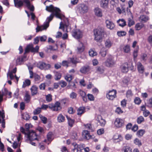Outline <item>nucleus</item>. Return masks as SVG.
I'll return each mask as SVG.
<instances>
[{"label": "nucleus", "mask_w": 152, "mask_h": 152, "mask_svg": "<svg viewBox=\"0 0 152 152\" xmlns=\"http://www.w3.org/2000/svg\"><path fill=\"white\" fill-rule=\"evenodd\" d=\"M34 77L35 81H38L40 79V76L37 74H34Z\"/></svg>", "instance_id": "obj_64"}, {"label": "nucleus", "mask_w": 152, "mask_h": 152, "mask_svg": "<svg viewBox=\"0 0 152 152\" xmlns=\"http://www.w3.org/2000/svg\"><path fill=\"white\" fill-rule=\"evenodd\" d=\"M57 121L58 122L61 123L64 122L65 121V117L62 114H59L57 117Z\"/></svg>", "instance_id": "obj_31"}, {"label": "nucleus", "mask_w": 152, "mask_h": 152, "mask_svg": "<svg viewBox=\"0 0 152 152\" xmlns=\"http://www.w3.org/2000/svg\"><path fill=\"white\" fill-rule=\"evenodd\" d=\"M91 70V67L88 65L84 66L80 69V72L83 74H88Z\"/></svg>", "instance_id": "obj_10"}, {"label": "nucleus", "mask_w": 152, "mask_h": 152, "mask_svg": "<svg viewBox=\"0 0 152 152\" xmlns=\"http://www.w3.org/2000/svg\"><path fill=\"white\" fill-rule=\"evenodd\" d=\"M126 34V32L124 31H118L117 32V34L119 37L125 36Z\"/></svg>", "instance_id": "obj_44"}, {"label": "nucleus", "mask_w": 152, "mask_h": 152, "mask_svg": "<svg viewBox=\"0 0 152 152\" xmlns=\"http://www.w3.org/2000/svg\"><path fill=\"white\" fill-rule=\"evenodd\" d=\"M117 91L113 89L110 90L107 93L106 97L109 100H113L117 97Z\"/></svg>", "instance_id": "obj_5"}, {"label": "nucleus", "mask_w": 152, "mask_h": 152, "mask_svg": "<svg viewBox=\"0 0 152 152\" xmlns=\"http://www.w3.org/2000/svg\"><path fill=\"white\" fill-rule=\"evenodd\" d=\"M41 108L37 107L33 112V113L34 115H37L39 114L41 112Z\"/></svg>", "instance_id": "obj_55"}, {"label": "nucleus", "mask_w": 152, "mask_h": 152, "mask_svg": "<svg viewBox=\"0 0 152 152\" xmlns=\"http://www.w3.org/2000/svg\"><path fill=\"white\" fill-rule=\"evenodd\" d=\"M30 51V44L28 45L26 47V48L25 50V52L24 53V54H25L26 53H28Z\"/></svg>", "instance_id": "obj_54"}, {"label": "nucleus", "mask_w": 152, "mask_h": 152, "mask_svg": "<svg viewBox=\"0 0 152 152\" xmlns=\"http://www.w3.org/2000/svg\"><path fill=\"white\" fill-rule=\"evenodd\" d=\"M104 64L106 66L110 67L114 64L115 62L111 57H109L107 58L106 61L105 62Z\"/></svg>", "instance_id": "obj_12"}, {"label": "nucleus", "mask_w": 152, "mask_h": 152, "mask_svg": "<svg viewBox=\"0 0 152 152\" xmlns=\"http://www.w3.org/2000/svg\"><path fill=\"white\" fill-rule=\"evenodd\" d=\"M134 143L139 147H140L142 145V143L141 140L137 138H136L134 140Z\"/></svg>", "instance_id": "obj_37"}, {"label": "nucleus", "mask_w": 152, "mask_h": 152, "mask_svg": "<svg viewBox=\"0 0 152 152\" xmlns=\"http://www.w3.org/2000/svg\"><path fill=\"white\" fill-rule=\"evenodd\" d=\"M77 94L73 92H72L70 94V97L73 99H75L76 98Z\"/></svg>", "instance_id": "obj_49"}, {"label": "nucleus", "mask_w": 152, "mask_h": 152, "mask_svg": "<svg viewBox=\"0 0 152 152\" xmlns=\"http://www.w3.org/2000/svg\"><path fill=\"white\" fill-rule=\"evenodd\" d=\"M116 142H118L122 141L123 138L121 135H118L117 138L114 137Z\"/></svg>", "instance_id": "obj_43"}, {"label": "nucleus", "mask_w": 152, "mask_h": 152, "mask_svg": "<svg viewBox=\"0 0 152 152\" xmlns=\"http://www.w3.org/2000/svg\"><path fill=\"white\" fill-rule=\"evenodd\" d=\"M61 74L58 72H56L55 74V79L56 80H60L61 77Z\"/></svg>", "instance_id": "obj_46"}, {"label": "nucleus", "mask_w": 152, "mask_h": 152, "mask_svg": "<svg viewBox=\"0 0 152 152\" xmlns=\"http://www.w3.org/2000/svg\"><path fill=\"white\" fill-rule=\"evenodd\" d=\"M110 0H100V5L101 7L105 9L108 8Z\"/></svg>", "instance_id": "obj_13"}, {"label": "nucleus", "mask_w": 152, "mask_h": 152, "mask_svg": "<svg viewBox=\"0 0 152 152\" xmlns=\"http://www.w3.org/2000/svg\"><path fill=\"white\" fill-rule=\"evenodd\" d=\"M79 94L81 96L83 100L85 102L87 101V96L86 93L83 91L80 90L79 92Z\"/></svg>", "instance_id": "obj_21"}, {"label": "nucleus", "mask_w": 152, "mask_h": 152, "mask_svg": "<svg viewBox=\"0 0 152 152\" xmlns=\"http://www.w3.org/2000/svg\"><path fill=\"white\" fill-rule=\"evenodd\" d=\"M124 52L125 53H128L130 51V46L129 45L125 46L123 48Z\"/></svg>", "instance_id": "obj_40"}, {"label": "nucleus", "mask_w": 152, "mask_h": 152, "mask_svg": "<svg viewBox=\"0 0 152 152\" xmlns=\"http://www.w3.org/2000/svg\"><path fill=\"white\" fill-rule=\"evenodd\" d=\"M68 61L74 64H76L77 63H78V62L76 61V59L74 58H69L68 59Z\"/></svg>", "instance_id": "obj_41"}, {"label": "nucleus", "mask_w": 152, "mask_h": 152, "mask_svg": "<svg viewBox=\"0 0 152 152\" xmlns=\"http://www.w3.org/2000/svg\"><path fill=\"white\" fill-rule=\"evenodd\" d=\"M133 94L132 92V91L131 90H128L126 93V95L127 97H129L132 96Z\"/></svg>", "instance_id": "obj_63"}, {"label": "nucleus", "mask_w": 152, "mask_h": 152, "mask_svg": "<svg viewBox=\"0 0 152 152\" xmlns=\"http://www.w3.org/2000/svg\"><path fill=\"white\" fill-rule=\"evenodd\" d=\"M124 121L122 119L117 118L115 119V126L117 128H120L124 125Z\"/></svg>", "instance_id": "obj_11"}, {"label": "nucleus", "mask_w": 152, "mask_h": 152, "mask_svg": "<svg viewBox=\"0 0 152 152\" xmlns=\"http://www.w3.org/2000/svg\"><path fill=\"white\" fill-rule=\"evenodd\" d=\"M14 5L17 8H20L23 6L24 2L21 0H14Z\"/></svg>", "instance_id": "obj_14"}, {"label": "nucleus", "mask_w": 152, "mask_h": 152, "mask_svg": "<svg viewBox=\"0 0 152 152\" xmlns=\"http://www.w3.org/2000/svg\"><path fill=\"white\" fill-rule=\"evenodd\" d=\"M46 100L48 102H50L52 100V95L50 94H48L46 95Z\"/></svg>", "instance_id": "obj_56"}, {"label": "nucleus", "mask_w": 152, "mask_h": 152, "mask_svg": "<svg viewBox=\"0 0 152 152\" xmlns=\"http://www.w3.org/2000/svg\"><path fill=\"white\" fill-rule=\"evenodd\" d=\"M38 88L36 86H33L31 88V94L32 96L37 94V93Z\"/></svg>", "instance_id": "obj_25"}, {"label": "nucleus", "mask_w": 152, "mask_h": 152, "mask_svg": "<svg viewBox=\"0 0 152 152\" xmlns=\"http://www.w3.org/2000/svg\"><path fill=\"white\" fill-rule=\"evenodd\" d=\"M78 9L79 12L81 14H84L87 12L88 10V7L84 4H80L79 5Z\"/></svg>", "instance_id": "obj_8"}, {"label": "nucleus", "mask_w": 152, "mask_h": 152, "mask_svg": "<svg viewBox=\"0 0 152 152\" xmlns=\"http://www.w3.org/2000/svg\"><path fill=\"white\" fill-rule=\"evenodd\" d=\"M96 120L99 123L100 125L102 126H104L106 124V121L105 120L103 119L101 116H98Z\"/></svg>", "instance_id": "obj_17"}, {"label": "nucleus", "mask_w": 152, "mask_h": 152, "mask_svg": "<svg viewBox=\"0 0 152 152\" xmlns=\"http://www.w3.org/2000/svg\"><path fill=\"white\" fill-rule=\"evenodd\" d=\"M23 61L22 58H21L20 57H18L16 61V64L17 65L21 64L22 62Z\"/></svg>", "instance_id": "obj_53"}, {"label": "nucleus", "mask_w": 152, "mask_h": 152, "mask_svg": "<svg viewBox=\"0 0 152 152\" xmlns=\"http://www.w3.org/2000/svg\"><path fill=\"white\" fill-rule=\"evenodd\" d=\"M132 18H130L128 19V26L129 27H130L134 24V22L133 20V16L132 15Z\"/></svg>", "instance_id": "obj_35"}, {"label": "nucleus", "mask_w": 152, "mask_h": 152, "mask_svg": "<svg viewBox=\"0 0 152 152\" xmlns=\"http://www.w3.org/2000/svg\"><path fill=\"white\" fill-rule=\"evenodd\" d=\"M117 22L119 23V26L123 27L126 25V23L124 19H119L118 20Z\"/></svg>", "instance_id": "obj_29"}, {"label": "nucleus", "mask_w": 152, "mask_h": 152, "mask_svg": "<svg viewBox=\"0 0 152 152\" xmlns=\"http://www.w3.org/2000/svg\"><path fill=\"white\" fill-rule=\"evenodd\" d=\"M79 45L80 47H78L77 48L78 53H81L83 52L85 49V46L83 43L80 42L79 44Z\"/></svg>", "instance_id": "obj_24"}, {"label": "nucleus", "mask_w": 152, "mask_h": 152, "mask_svg": "<svg viewBox=\"0 0 152 152\" xmlns=\"http://www.w3.org/2000/svg\"><path fill=\"white\" fill-rule=\"evenodd\" d=\"M88 99L90 101H94V96L91 94H88L87 95Z\"/></svg>", "instance_id": "obj_62"}, {"label": "nucleus", "mask_w": 152, "mask_h": 152, "mask_svg": "<svg viewBox=\"0 0 152 152\" xmlns=\"http://www.w3.org/2000/svg\"><path fill=\"white\" fill-rule=\"evenodd\" d=\"M46 10L48 11L51 12L52 13L49 17L47 18L46 22H45L43 25L40 26H37L36 28V32L46 30L49 26L50 22L52 20L54 16L57 18L61 19V15L60 12V9L56 7H54L52 4L49 6H46Z\"/></svg>", "instance_id": "obj_1"}, {"label": "nucleus", "mask_w": 152, "mask_h": 152, "mask_svg": "<svg viewBox=\"0 0 152 152\" xmlns=\"http://www.w3.org/2000/svg\"><path fill=\"white\" fill-rule=\"evenodd\" d=\"M86 108L84 107H80L77 110V115H81L84 113L85 111Z\"/></svg>", "instance_id": "obj_26"}, {"label": "nucleus", "mask_w": 152, "mask_h": 152, "mask_svg": "<svg viewBox=\"0 0 152 152\" xmlns=\"http://www.w3.org/2000/svg\"><path fill=\"white\" fill-rule=\"evenodd\" d=\"M144 24L140 23H137L135 26V28L136 30H140L143 27Z\"/></svg>", "instance_id": "obj_39"}, {"label": "nucleus", "mask_w": 152, "mask_h": 152, "mask_svg": "<svg viewBox=\"0 0 152 152\" xmlns=\"http://www.w3.org/2000/svg\"><path fill=\"white\" fill-rule=\"evenodd\" d=\"M22 118L23 119L28 121L30 117L28 113L26 112L22 114Z\"/></svg>", "instance_id": "obj_28"}, {"label": "nucleus", "mask_w": 152, "mask_h": 152, "mask_svg": "<svg viewBox=\"0 0 152 152\" xmlns=\"http://www.w3.org/2000/svg\"><path fill=\"white\" fill-rule=\"evenodd\" d=\"M137 68L139 73L142 74L144 71V68L141 62H138L137 63Z\"/></svg>", "instance_id": "obj_19"}, {"label": "nucleus", "mask_w": 152, "mask_h": 152, "mask_svg": "<svg viewBox=\"0 0 152 152\" xmlns=\"http://www.w3.org/2000/svg\"><path fill=\"white\" fill-rule=\"evenodd\" d=\"M75 145H76V148L80 151H82L84 149V144H81L80 145L76 144Z\"/></svg>", "instance_id": "obj_38"}, {"label": "nucleus", "mask_w": 152, "mask_h": 152, "mask_svg": "<svg viewBox=\"0 0 152 152\" xmlns=\"http://www.w3.org/2000/svg\"><path fill=\"white\" fill-rule=\"evenodd\" d=\"M145 131L144 129L139 130L136 133V135L139 137H142L145 133Z\"/></svg>", "instance_id": "obj_32"}, {"label": "nucleus", "mask_w": 152, "mask_h": 152, "mask_svg": "<svg viewBox=\"0 0 152 152\" xmlns=\"http://www.w3.org/2000/svg\"><path fill=\"white\" fill-rule=\"evenodd\" d=\"M71 137L74 140H76L77 138V133L75 132L72 133Z\"/></svg>", "instance_id": "obj_59"}, {"label": "nucleus", "mask_w": 152, "mask_h": 152, "mask_svg": "<svg viewBox=\"0 0 152 152\" xmlns=\"http://www.w3.org/2000/svg\"><path fill=\"white\" fill-rule=\"evenodd\" d=\"M27 138L29 141L39 140V139L37 137V135L33 130L29 131L27 134Z\"/></svg>", "instance_id": "obj_6"}, {"label": "nucleus", "mask_w": 152, "mask_h": 152, "mask_svg": "<svg viewBox=\"0 0 152 152\" xmlns=\"http://www.w3.org/2000/svg\"><path fill=\"white\" fill-rule=\"evenodd\" d=\"M128 64L127 62L125 63L121 67V71L123 73H127L128 71Z\"/></svg>", "instance_id": "obj_18"}, {"label": "nucleus", "mask_w": 152, "mask_h": 152, "mask_svg": "<svg viewBox=\"0 0 152 152\" xmlns=\"http://www.w3.org/2000/svg\"><path fill=\"white\" fill-rule=\"evenodd\" d=\"M72 35L74 37L77 39L81 38L83 36L82 33L79 29H76L72 32Z\"/></svg>", "instance_id": "obj_9"}, {"label": "nucleus", "mask_w": 152, "mask_h": 152, "mask_svg": "<svg viewBox=\"0 0 152 152\" xmlns=\"http://www.w3.org/2000/svg\"><path fill=\"white\" fill-rule=\"evenodd\" d=\"M65 79L69 82L68 85L67 87L68 88H76V86L75 84V83L71 81L73 79L72 76L70 75H67L65 77Z\"/></svg>", "instance_id": "obj_4"}, {"label": "nucleus", "mask_w": 152, "mask_h": 152, "mask_svg": "<svg viewBox=\"0 0 152 152\" xmlns=\"http://www.w3.org/2000/svg\"><path fill=\"white\" fill-rule=\"evenodd\" d=\"M30 51L32 53H37L39 48L38 45H37L35 48L33 47L32 44H30Z\"/></svg>", "instance_id": "obj_23"}, {"label": "nucleus", "mask_w": 152, "mask_h": 152, "mask_svg": "<svg viewBox=\"0 0 152 152\" xmlns=\"http://www.w3.org/2000/svg\"><path fill=\"white\" fill-rule=\"evenodd\" d=\"M141 101L140 98L136 97L134 99V102L135 104H139L141 102Z\"/></svg>", "instance_id": "obj_52"}, {"label": "nucleus", "mask_w": 152, "mask_h": 152, "mask_svg": "<svg viewBox=\"0 0 152 152\" xmlns=\"http://www.w3.org/2000/svg\"><path fill=\"white\" fill-rule=\"evenodd\" d=\"M138 52V50H136L134 51L133 55V56L134 60L135 59L137 58V53Z\"/></svg>", "instance_id": "obj_58"}, {"label": "nucleus", "mask_w": 152, "mask_h": 152, "mask_svg": "<svg viewBox=\"0 0 152 152\" xmlns=\"http://www.w3.org/2000/svg\"><path fill=\"white\" fill-rule=\"evenodd\" d=\"M122 151L123 152H132V149L129 146H125L122 148Z\"/></svg>", "instance_id": "obj_27"}, {"label": "nucleus", "mask_w": 152, "mask_h": 152, "mask_svg": "<svg viewBox=\"0 0 152 152\" xmlns=\"http://www.w3.org/2000/svg\"><path fill=\"white\" fill-rule=\"evenodd\" d=\"M75 110H74L73 107H70L68 108V113L70 114H73L75 112Z\"/></svg>", "instance_id": "obj_60"}, {"label": "nucleus", "mask_w": 152, "mask_h": 152, "mask_svg": "<svg viewBox=\"0 0 152 152\" xmlns=\"http://www.w3.org/2000/svg\"><path fill=\"white\" fill-rule=\"evenodd\" d=\"M48 108H49L53 111H57L60 110L62 107L60 106V103L58 101L56 102L54 104H50L49 105L43 104L42 105L41 108L46 110Z\"/></svg>", "instance_id": "obj_2"}, {"label": "nucleus", "mask_w": 152, "mask_h": 152, "mask_svg": "<svg viewBox=\"0 0 152 152\" xmlns=\"http://www.w3.org/2000/svg\"><path fill=\"white\" fill-rule=\"evenodd\" d=\"M113 43L110 39H107L105 42V45L106 48H109L112 45Z\"/></svg>", "instance_id": "obj_30"}, {"label": "nucleus", "mask_w": 152, "mask_h": 152, "mask_svg": "<svg viewBox=\"0 0 152 152\" xmlns=\"http://www.w3.org/2000/svg\"><path fill=\"white\" fill-rule=\"evenodd\" d=\"M94 32L95 36L94 39L97 42H101L102 37L104 34V29L101 28L95 29L94 30Z\"/></svg>", "instance_id": "obj_3"}, {"label": "nucleus", "mask_w": 152, "mask_h": 152, "mask_svg": "<svg viewBox=\"0 0 152 152\" xmlns=\"http://www.w3.org/2000/svg\"><path fill=\"white\" fill-rule=\"evenodd\" d=\"M107 51V50L106 48H103L101 49L100 53L102 56L104 57L106 55Z\"/></svg>", "instance_id": "obj_33"}, {"label": "nucleus", "mask_w": 152, "mask_h": 152, "mask_svg": "<svg viewBox=\"0 0 152 152\" xmlns=\"http://www.w3.org/2000/svg\"><path fill=\"white\" fill-rule=\"evenodd\" d=\"M82 136L84 139L89 140L92 138V136L90 134L89 132L87 130H84L82 132Z\"/></svg>", "instance_id": "obj_15"}, {"label": "nucleus", "mask_w": 152, "mask_h": 152, "mask_svg": "<svg viewBox=\"0 0 152 152\" xmlns=\"http://www.w3.org/2000/svg\"><path fill=\"white\" fill-rule=\"evenodd\" d=\"M140 18L141 20L145 22H147L149 20V18L145 15H142L140 16Z\"/></svg>", "instance_id": "obj_48"}, {"label": "nucleus", "mask_w": 152, "mask_h": 152, "mask_svg": "<svg viewBox=\"0 0 152 152\" xmlns=\"http://www.w3.org/2000/svg\"><path fill=\"white\" fill-rule=\"evenodd\" d=\"M144 121L145 119L142 116H140L138 117L137 120V122L138 124H141L142 122H144Z\"/></svg>", "instance_id": "obj_42"}, {"label": "nucleus", "mask_w": 152, "mask_h": 152, "mask_svg": "<svg viewBox=\"0 0 152 152\" xmlns=\"http://www.w3.org/2000/svg\"><path fill=\"white\" fill-rule=\"evenodd\" d=\"M106 26L107 28L110 29H112L115 27V25L113 22L110 20H107L105 21Z\"/></svg>", "instance_id": "obj_16"}, {"label": "nucleus", "mask_w": 152, "mask_h": 152, "mask_svg": "<svg viewBox=\"0 0 152 152\" xmlns=\"http://www.w3.org/2000/svg\"><path fill=\"white\" fill-rule=\"evenodd\" d=\"M126 100L124 99L121 102V105L122 107L124 108L126 107Z\"/></svg>", "instance_id": "obj_57"}, {"label": "nucleus", "mask_w": 152, "mask_h": 152, "mask_svg": "<svg viewBox=\"0 0 152 152\" xmlns=\"http://www.w3.org/2000/svg\"><path fill=\"white\" fill-rule=\"evenodd\" d=\"M115 112L118 114H120L123 113V112L120 107H118L116 108L115 110Z\"/></svg>", "instance_id": "obj_61"}, {"label": "nucleus", "mask_w": 152, "mask_h": 152, "mask_svg": "<svg viewBox=\"0 0 152 152\" xmlns=\"http://www.w3.org/2000/svg\"><path fill=\"white\" fill-rule=\"evenodd\" d=\"M95 14L98 17H101L102 16V10L99 7H96L94 9Z\"/></svg>", "instance_id": "obj_20"}, {"label": "nucleus", "mask_w": 152, "mask_h": 152, "mask_svg": "<svg viewBox=\"0 0 152 152\" xmlns=\"http://www.w3.org/2000/svg\"><path fill=\"white\" fill-rule=\"evenodd\" d=\"M89 54L90 56L91 57H94L96 55L97 53L94 52V50H90L89 51Z\"/></svg>", "instance_id": "obj_50"}, {"label": "nucleus", "mask_w": 152, "mask_h": 152, "mask_svg": "<svg viewBox=\"0 0 152 152\" xmlns=\"http://www.w3.org/2000/svg\"><path fill=\"white\" fill-rule=\"evenodd\" d=\"M37 66L41 70H46L50 69L51 67V65L50 64L39 61L37 63Z\"/></svg>", "instance_id": "obj_7"}, {"label": "nucleus", "mask_w": 152, "mask_h": 152, "mask_svg": "<svg viewBox=\"0 0 152 152\" xmlns=\"http://www.w3.org/2000/svg\"><path fill=\"white\" fill-rule=\"evenodd\" d=\"M26 6L31 11H34V8L33 5H31V3L30 1L29 2V4L28 5L26 4Z\"/></svg>", "instance_id": "obj_47"}, {"label": "nucleus", "mask_w": 152, "mask_h": 152, "mask_svg": "<svg viewBox=\"0 0 152 152\" xmlns=\"http://www.w3.org/2000/svg\"><path fill=\"white\" fill-rule=\"evenodd\" d=\"M39 37L40 41L41 42H45L47 39V36L45 35L41 36H39Z\"/></svg>", "instance_id": "obj_51"}, {"label": "nucleus", "mask_w": 152, "mask_h": 152, "mask_svg": "<svg viewBox=\"0 0 152 152\" xmlns=\"http://www.w3.org/2000/svg\"><path fill=\"white\" fill-rule=\"evenodd\" d=\"M24 99L25 102L27 103H29L31 99V97L30 95L27 93L25 94Z\"/></svg>", "instance_id": "obj_36"}, {"label": "nucleus", "mask_w": 152, "mask_h": 152, "mask_svg": "<svg viewBox=\"0 0 152 152\" xmlns=\"http://www.w3.org/2000/svg\"><path fill=\"white\" fill-rule=\"evenodd\" d=\"M39 117L42 122L44 124H46L47 122V119L46 117L42 116L41 115H39Z\"/></svg>", "instance_id": "obj_45"}, {"label": "nucleus", "mask_w": 152, "mask_h": 152, "mask_svg": "<svg viewBox=\"0 0 152 152\" xmlns=\"http://www.w3.org/2000/svg\"><path fill=\"white\" fill-rule=\"evenodd\" d=\"M66 117L68 121V123L69 126L71 127H72L75 123V120L72 119L70 117H68L67 115H66Z\"/></svg>", "instance_id": "obj_22"}, {"label": "nucleus", "mask_w": 152, "mask_h": 152, "mask_svg": "<svg viewBox=\"0 0 152 152\" xmlns=\"http://www.w3.org/2000/svg\"><path fill=\"white\" fill-rule=\"evenodd\" d=\"M31 81L29 79H26L24 82H23V84L22 85V88H25L26 86H29L30 85Z\"/></svg>", "instance_id": "obj_34"}]
</instances>
